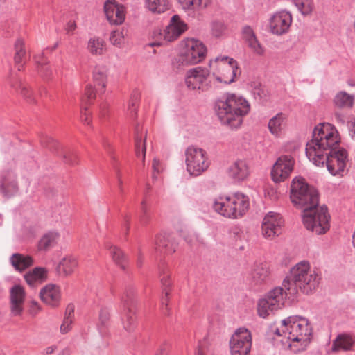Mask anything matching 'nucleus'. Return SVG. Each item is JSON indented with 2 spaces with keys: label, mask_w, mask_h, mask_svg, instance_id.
<instances>
[{
  "label": "nucleus",
  "mask_w": 355,
  "mask_h": 355,
  "mask_svg": "<svg viewBox=\"0 0 355 355\" xmlns=\"http://www.w3.org/2000/svg\"><path fill=\"white\" fill-rule=\"evenodd\" d=\"M340 141V135H313L306 144V156L317 166L326 164L332 175L343 177L348 154L345 149L338 147Z\"/></svg>",
  "instance_id": "obj_1"
},
{
  "label": "nucleus",
  "mask_w": 355,
  "mask_h": 355,
  "mask_svg": "<svg viewBox=\"0 0 355 355\" xmlns=\"http://www.w3.org/2000/svg\"><path fill=\"white\" fill-rule=\"evenodd\" d=\"M275 333L287 339L289 349L297 353L305 350L311 343L312 327L307 318L290 316L277 324Z\"/></svg>",
  "instance_id": "obj_2"
},
{
  "label": "nucleus",
  "mask_w": 355,
  "mask_h": 355,
  "mask_svg": "<svg viewBox=\"0 0 355 355\" xmlns=\"http://www.w3.org/2000/svg\"><path fill=\"white\" fill-rule=\"evenodd\" d=\"M321 279L320 272L312 268L308 261H301L290 270V275L282 282L289 294H295L298 290L310 294L318 287Z\"/></svg>",
  "instance_id": "obj_3"
},
{
  "label": "nucleus",
  "mask_w": 355,
  "mask_h": 355,
  "mask_svg": "<svg viewBox=\"0 0 355 355\" xmlns=\"http://www.w3.org/2000/svg\"><path fill=\"white\" fill-rule=\"evenodd\" d=\"M250 104L242 96L227 94L215 102L214 110L220 122L232 128L239 127L248 114Z\"/></svg>",
  "instance_id": "obj_4"
},
{
  "label": "nucleus",
  "mask_w": 355,
  "mask_h": 355,
  "mask_svg": "<svg viewBox=\"0 0 355 355\" xmlns=\"http://www.w3.org/2000/svg\"><path fill=\"white\" fill-rule=\"evenodd\" d=\"M249 198L245 194L236 192L231 195H220L214 198L213 209L220 215L228 218L243 216L249 209Z\"/></svg>",
  "instance_id": "obj_5"
},
{
  "label": "nucleus",
  "mask_w": 355,
  "mask_h": 355,
  "mask_svg": "<svg viewBox=\"0 0 355 355\" xmlns=\"http://www.w3.org/2000/svg\"><path fill=\"white\" fill-rule=\"evenodd\" d=\"M208 67L213 83L217 85L231 84L240 74L236 61L225 55L210 59Z\"/></svg>",
  "instance_id": "obj_6"
},
{
  "label": "nucleus",
  "mask_w": 355,
  "mask_h": 355,
  "mask_svg": "<svg viewBox=\"0 0 355 355\" xmlns=\"http://www.w3.org/2000/svg\"><path fill=\"white\" fill-rule=\"evenodd\" d=\"M180 51L176 64L180 67H189L202 62L207 57V48L200 40L187 37L179 43Z\"/></svg>",
  "instance_id": "obj_7"
},
{
  "label": "nucleus",
  "mask_w": 355,
  "mask_h": 355,
  "mask_svg": "<svg viewBox=\"0 0 355 355\" xmlns=\"http://www.w3.org/2000/svg\"><path fill=\"white\" fill-rule=\"evenodd\" d=\"M305 228L317 235L326 234L330 229V215L327 207L318 206L304 208L302 214Z\"/></svg>",
  "instance_id": "obj_8"
},
{
  "label": "nucleus",
  "mask_w": 355,
  "mask_h": 355,
  "mask_svg": "<svg viewBox=\"0 0 355 355\" xmlns=\"http://www.w3.org/2000/svg\"><path fill=\"white\" fill-rule=\"evenodd\" d=\"M291 200L295 207L304 210V208L318 204V193L314 187L309 185L304 178L296 177L291 183Z\"/></svg>",
  "instance_id": "obj_9"
},
{
  "label": "nucleus",
  "mask_w": 355,
  "mask_h": 355,
  "mask_svg": "<svg viewBox=\"0 0 355 355\" xmlns=\"http://www.w3.org/2000/svg\"><path fill=\"white\" fill-rule=\"evenodd\" d=\"M187 28V24L179 15H173L165 28L153 31L152 37L155 41L150 43V46H162L172 42L183 34Z\"/></svg>",
  "instance_id": "obj_10"
},
{
  "label": "nucleus",
  "mask_w": 355,
  "mask_h": 355,
  "mask_svg": "<svg viewBox=\"0 0 355 355\" xmlns=\"http://www.w3.org/2000/svg\"><path fill=\"white\" fill-rule=\"evenodd\" d=\"M287 293L282 287H276L260 298L257 304V312L260 318H267L284 304Z\"/></svg>",
  "instance_id": "obj_11"
},
{
  "label": "nucleus",
  "mask_w": 355,
  "mask_h": 355,
  "mask_svg": "<svg viewBox=\"0 0 355 355\" xmlns=\"http://www.w3.org/2000/svg\"><path fill=\"white\" fill-rule=\"evenodd\" d=\"M186 166L189 173L198 176L206 171L210 165L207 152L194 146H189L185 152Z\"/></svg>",
  "instance_id": "obj_12"
},
{
  "label": "nucleus",
  "mask_w": 355,
  "mask_h": 355,
  "mask_svg": "<svg viewBox=\"0 0 355 355\" xmlns=\"http://www.w3.org/2000/svg\"><path fill=\"white\" fill-rule=\"evenodd\" d=\"M252 334L245 327L237 329L229 341L231 355H250L252 347Z\"/></svg>",
  "instance_id": "obj_13"
},
{
  "label": "nucleus",
  "mask_w": 355,
  "mask_h": 355,
  "mask_svg": "<svg viewBox=\"0 0 355 355\" xmlns=\"http://www.w3.org/2000/svg\"><path fill=\"white\" fill-rule=\"evenodd\" d=\"M210 73L209 69L196 67L189 69L185 76V84L189 89L205 92L209 89L207 83Z\"/></svg>",
  "instance_id": "obj_14"
},
{
  "label": "nucleus",
  "mask_w": 355,
  "mask_h": 355,
  "mask_svg": "<svg viewBox=\"0 0 355 355\" xmlns=\"http://www.w3.org/2000/svg\"><path fill=\"white\" fill-rule=\"evenodd\" d=\"M283 226L284 220L279 214L268 212L263 218L261 235L266 239L272 240L282 234Z\"/></svg>",
  "instance_id": "obj_15"
},
{
  "label": "nucleus",
  "mask_w": 355,
  "mask_h": 355,
  "mask_svg": "<svg viewBox=\"0 0 355 355\" xmlns=\"http://www.w3.org/2000/svg\"><path fill=\"white\" fill-rule=\"evenodd\" d=\"M26 298V292L23 286L16 284L10 288L8 305L11 316L20 318L23 315Z\"/></svg>",
  "instance_id": "obj_16"
},
{
  "label": "nucleus",
  "mask_w": 355,
  "mask_h": 355,
  "mask_svg": "<svg viewBox=\"0 0 355 355\" xmlns=\"http://www.w3.org/2000/svg\"><path fill=\"white\" fill-rule=\"evenodd\" d=\"M295 166V159L288 155L279 157L271 170V178L275 182H282L289 178Z\"/></svg>",
  "instance_id": "obj_17"
},
{
  "label": "nucleus",
  "mask_w": 355,
  "mask_h": 355,
  "mask_svg": "<svg viewBox=\"0 0 355 355\" xmlns=\"http://www.w3.org/2000/svg\"><path fill=\"white\" fill-rule=\"evenodd\" d=\"M179 8L189 17H195L209 8L213 0H176Z\"/></svg>",
  "instance_id": "obj_18"
},
{
  "label": "nucleus",
  "mask_w": 355,
  "mask_h": 355,
  "mask_svg": "<svg viewBox=\"0 0 355 355\" xmlns=\"http://www.w3.org/2000/svg\"><path fill=\"white\" fill-rule=\"evenodd\" d=\"M292 23V16L286 11L275 13L270 19L269 28L272 33L282 35L286 33Z\"/></svg>",
  "instance_id": "obj_19"
},
{
  "label": "nucleus",
  "mask_w": 355,
  "mask_h": 355,
  "mask_svg": "<svg viewBox=\"0 0 355 355\" xmlns=\"http://www.w3.org/2000/svg\"><path fill=\"white\" fill-rule=\"evenodd\" d=\"M104 10L106 17L111 24L119 25L125 21V7L117 3L116 0H107L105 3Z\"/></svg>",
  "instance_id": "obj_20"
},
{
  "label": "nucleus",
  "mask_w": 355,
  "mask_h": 355,
  "mask_svg": "<svg viewBox=\"0 0 355 355\" xmlns=\"http://www.w3.org/2000/svg\"><path fill=\"white\" fill-rule=\"evenodd\" d=\"M60 288L53 284H49L44 286L40 292L41 300L51 307H56L61 300Z\"/></svg>",
  "instance_id": "obj_21"
},
{
  "label": "nucleus",
  "mask_w": 355,
  "mask_h": 355,
  "mask_svg": "<svg viewBox=\"0 0 355 355\" xmlns=\"http://www.w3.org/2000/svg\"><path fill=\"white\" fill-rule=\"evenodd\" d=\"M228 173L230 176L236 181L245 180L250 174V166L246 159H236L230 166Z\"/></svg>",
  "instance_id": "obj_22"
},
{
  "label": "nucleus",
  "mask_w": 355,
  "mask_h": 355,
  "mask_svg": "<svg viewBox=\"0 0 355 355\" xmlns=\"http://www.w3.org/2000/svg\"><path fill=\"white\" fill-rule=\"evenodd\" d=\"M270 273L271 270L268 263L257 264L252 269L249 280L252 285H261L268 281Z\"/></svg>",
  "instance_id": "obj_23"
},
{
  "label": "nucleus",
  "mask_w": 355,
  "mask_h": 355,
  "mask_svg": "<svg viewBox=\"0 0 355 355\" xmlns=\"http://www.w3.org/2000/svg\"><path fill=\"white\" fill-rule=\"evenodd\" d=\"M134 302V298L130 294L126 293L123 297L124 309L125 314L123 319V327L128 332L132 331L136 327L135 313L131 309V305Z\"/></svg>",
  "instance_id": "obj_24"
},
{
  "label": "nucleus",
  "mask_w": 355,
  "mask_h": 355,
  "mask_svg": "<svg viewBox=\"0 0 355 355\" xmlns=\"http://www.w3.org/2000/svg\"><path fill=\"white\" fill-rule=\"evenodd\" d=\"M145 8L151 14L159 15L168 11L172 6L171 0H144Z\"/></svg>",
  "instance_id": "obj_25"
},
{
  "label": "nucleus",
  "mask_w": 355,
  "mask_h": 355,
  "mask_svg": "<svg viewBox=\"0 0 355 355\" xmlns=\"http://www.w3.org/2000/svg\"><path fill=\"white\" fill-rule=\"evenodd\" d=\"M107 82V69L102 67H96L93 72V83L98 93H105Z\"/></svg>",
  "instance_id": "obj_26"
},
{
  "label": "nucleus",
  "mask_w": 355,
  "mask_h": 355,
  "mask_svg": "<svg viewBox=\"0 0 355 355\" xmlns=\"http://www.w3.org/2000/svg\"><path fill=\"white\" fill-rule=\"evenodd\" d=\"M154 248L156 251L164 254H172L175 251V245L164 234H159L155 236Z\"/></svg>",
  "instance_id": "obj_27"
},
{
  "label": "nucleus",
  "mask_w": 355,
  "mask_h": 355,
  "mask_svg": "<svg viewBox=\"0 0 355 355\" xmlns=\"http://www.w3.org/2000/svg\"><path fill=\"white\" fill-rule=\"evenodd\" d=\"M77 267V259L72 256H67L60 261L57 270L60 275L68 277L73 274Z\"/></svg>",
  "instance_id": "obj_28"
},
{
  "label": "nucleus",
  "mask_w": 355,
  "mask_h": 355,
  "mask_svg": "<svg viewBox=\"0 0 355 355\" xmlns=\"http://www.w3.org/2000/svg\"><path fill=\"white\" fill-rule=\"evenodd\" d=\"M47 278V270L44 268L37 267L29 271L24 275L26 283L31 287H34Z\"/></svg>",
  "instance_id": "obj_29"
},
{
  "label": "nucleus",
  "mask_w": 355,
  "mask_h": 355,
  "mask_svg": "<svg viewBox=\"0 0 355 355\" xmlns=\"http://www.w3.org/2000/svg\"><path fill=\"white\" fill-rule=\"evenodd\" d=\"M10 86L15 88L17 92L26 101L27 103L30 104L36 103V94L28 85L16 80L10 83Z\"/></svg>",
  "instance_id": "obj_30"
},
{
  "label": "nucleus",
  "mask_w": 355,
  "mask_h": 355,
  "mask_svg": "<svg viewBox=\"0 0 355 355\" xmlns=\"http://www.w3.org/2000/svg\"><path fill=\"white\" fill-rule=\"evenodd\" d=\"M87 49L92 55H103L107 51V44L103 39L94 37L88 40Z\"/></svg>",
  "instance_id": "obj_31"
},
{
  "label": "nucleus",
  "mask_w": 355,
  "mask_h": 355,
  "mask_svg": "<svg viewBox=\"0 0 355 355\" xmlns=\"http://www.w3.org/2000/svg\"><path fill=\"white\" fill-rule=\"evenodd\" d=\"M287 116L283 113H279L270 119L268 129L271 133H279L286 130Z\"/></svg>",
  "instance_id": "obj_32"
},
{
  "label": "nucleus",
  "mask_w": 355,
  "mask_h": 355,
  "mask_svg": "<svg viewBox=\"0 0 355 355\" xmlns=\"http://www.w3.org/2000/svg\"><path fill=\"white\" fill-rule=\"evenodd\" d=\"M12 266L15 270L23 271L33 265V261L31 257L21 254H14L10 259Z\"/></svg>",
  "instance_id": "obj_33"
},
{
  "label": "nucleus",
  "mask_w": 355,
  "mask_h": 355,
  "mask_svg": "<svg viewBox=\"0 0 355 355\" xmlns=\"http://www.w3.org/2000/svg\"><path fill=\"white\" fill-rule=\"evenodd\" d=\"M0 189L6 196H11L15 193L18 190L15 177L11 174L4 176L0 184Z\"/></svg>",
  "instance_id": "obj_34"
},
{
  "label": "nucleus",
  "mask_w": 355,
  "mask_h": 355,
  "mask_svg": "<svg viewBox=\"0 0 355 355\" xmlns=\"http://www.w3.org/2000/svg\"><path fill=\"white\" fill-rule=\"evenodd\" d=\"M354 343V338L348 334H340L334 340L332 349L334 351L349 350Z\"/></svg>",
  "instance_id": "obj_35"
},
{
  "label": "nucleus",
  "mask_w": 355,
  "mask_h": 355,
  "mask_svg": "<svg viewBox=\"0 0 355 355\" xmlns=\"http://www.w3.org/2000/svg\"><path fill=\"white\" fill-rule=\"evenodd\" d=\"M60 234L57 232H49L40 240L38 248L41 250H47L52 248L57 242Z\"/></svg>",
  "instance_id": "obj_36"
},
{
  "label": "nucleus",
  "mask_w": 355,
  "mask_h": 355,
  "mask_svg": "<svg viewBox=\"0 0 355 355\" xmlns=\"http://www.w3.org/2000/svg\"><path fill=\"white\" fill-rule=\"evenodd\" d=\"M354 101V97L345 92H338L334 98V105L339 108L352 107Z\"/></svg>",
  "instance_id": "obj_37"
},
{
  "label": "nucleus",
  "mask_w": 355,
  "mask_h": 355,
  "mask_svg": "<svg viewBox=\"0 0 355 355\" xmlns=\"http://www.w3.org/2000/svg\"><path fill=\"white\" fill-rule=\"evenodd\" d=\"M74 318V306L69 304L67 306L64 318L60 326V331L62 334L69 332L72 328Z\"/></svg>",
  "instance_id": "obj_38"
},
{
  "label": "nucleus",
  "mask_w": 355,
  "mask_h": 355,
  "mask_svg": "<svg viewBox=\"0 0 355 355\" xmlns=\"http://www.w3.org/2000/svg\"><path fill=\"white\" fill-rule=\"evenodd\" d=\"M109 249L113 261L121 268L125 269L127 261L123 252L116 246H110Z\"/></svg>",
  "instance_id": "obj_39"
},
{
  "label": "nucleus",
  "mask_w": 355,
  "mask_h": 355,
  "mask_svg": "<svg viewBox=\"0 0 355 355\" xmlns=\"http://www.w3.org/2000/svg\"><path fill=\"white\" fill-rule=\"evenodd\" d=\"M299 12L303 15H309L314 9L313 0H292Z\"/></svg>",
  "instance_id": "obj_40"
},
{
  "label": "nucleus",
  "mask_w": 355,
  "mask_h": 355,
  "mask_svg": "<svg viewBox=\"0 0 355 355\" xmlns=\"http://www.w3.org/2000/svg\"><path fill=\"white\" fill-rule=\"evenodd\" d=\"M16 53L15 54L14 60L18 70H21L25 60V50L24 42L22 40H17L15 43Z\"/></svg>",
  "instance_id": "obj_41"
},
{
  "label": "nucleus",
  "mask_w": 355,
  "mask_h": 355,
  "mask_svg": "<svg viewBox=\"0 0 355 355\" xmlns=\"http://www.w3.org/2000/svg\"><path fill=\"white\" fill-rule=\"evenodd\" d=\"M125 33L123 29H116L110 33V42L114 46L122 48L125 44Z\"/></svg>",
  "instance_id": "obj_42"
},
{
  "label": "nucleus",
  "mask_w": 355,
  "mask_h": 355,
  "mask_svg": "<svg viewBox=\"0 0 355 355\" xmlns=\"http://www.w3.org/2000/svg\"><path fill=\"white\" fill-rule=\"evenodd\" d=\"M140 102V94L139 93H134L131 95L128 104V112L129 115L135 118L137 115V110Z\"/></svg>",
  "instance_id": "obj_43"
},
{
  "label": "nucleus",
  "mask_w": 355,
  "mask_h": 355,
  "mask_svg": "<svg viewBox=\"0 0 355 355\" xmlns=\"http://www.w3.org/2000/svg\"><path fill=\"white\" fill-rule=\"evenodd\" d=\"M336 132V128L329 123H321L317 125L313 131V133H334Z\"/></svg>",
  "instance_id": "obj_44"
},
{
  "label": "nucleus",
  "mask_w": 355,
  "mask_h": 355,
  "mask_svg": "<svg viewBox=\"0 0 355 355\" xmlns=\"http://www.w3.org/2000/svg\"><path fill=\"white\" fill-rule=\"evenodd\" d=\"M160 282L163 288H168L171 286V273L168 268H164L162 270L159 275Z\"/></svg>",
  "instance_id": "obj_45"
},
{
  "label": "nucleus",
  "mask_w": 355,
  "mask_h": 355,
  "mask_svg": "<svg viewBox=\"0 0 355 355\" xmlns=\"http://www.w3.org/2000/svg\"><path fill=\"white\" fill-rule=\"evenodd\" d=\"M35 62L41 66V72L44 74V76L48 77L52 74V70L51 67L47 64L48 61L46 59L44 58L42 56L41 57H35Z\"/></svg>",
  "instance_id": "obj_46"
},
{
  "label": "nucleus",
  "mask_w": 355,
  "mask_h": 355,
  "mask_svg": "<svg viewBox=\"0 0 355 355\" xmlns=\"http://www.w3.org/2000/svg\"><path fill=\"white\" fill-rule=\"evenodd\" d=\"M246 44L254 53L259 55H263L264 52L263 47L261 46L257 37L252 40L249 41Z\"/></svg>",
  "instance_id": "obj_47"
},
{
  "label": "nucleus",
  "mask_w": 355,
  "mask_h": 355,
  "mask_svg": "<svg viewBox=\"0 0 355 355\" xmlns=\"http://www.w3.org/2000/svg\"><path fill=\"white\" fill-rule=\"evenodd\" d=\"M136 141V151H137V155L139 157L140 155V149L141 150V154L143 160L145 157L146 154V137H144V139L137 137L135 139Z\"/></svg>",
  "instance_id": "obj_48"
},
{
  "label": "nucleus",
  "mask_w": 355,
  "mask_h": 355,
  "mask_svg": "<svg viewBox=\"0 0 355 355\" xmlns=\"http://www.w3.org/2000/svg\"><path fill=\"white\" fill-rule=\"evenodd\" d=\"M98 92L96 88L92 85H87L85 87L84 96L83 98V101L84 102L85 99L87 101L93 100L96 98V93Z\"/></svg>",
  "instance_id": "obj_49"
},
{
  "label": "nucleus",
  "mask_w": 355,
  "mask_h": 355,
  "mask_svg": "<svg viewBox=\"0 0 355 355\" xmlns=\"http://www.w3.org/2000/svg\"><path fill=\"white\" fill-rule=\"evenodd\" d=\"M242 36L245 43L257 37L254 30L250 26H246L243 28Z\"/></svg>",
  "instance_id": "obj_50"
},
{
  "label": "nucleus",
  "mask_w": 355,
  "mask_h": 355,
  "mask_svg": "<svg viewBox=\"0 0 355 355\" xmlns=\"http://www.w3.org/2000/svg\"><path fill=\"white\" fill-rule=\"evenodd\" d=\"M225 26L220 22H214L211 26V32L214 37H219L225 32Z\"/></svg>",
  "instance_id": "obj_51"
},
{
  "label": "nucleus",
  "mask_w": 355,
  "mask_h": 355,
  "mask_svg": "<svg viewBox=\"0 0 355 355\" xmlns=\"http://www.w3.org/2000/svg\"><path fill=\"white\" fill-rule=\"evenodd\" d=\"M212 351L205 343H200L196 350V355H211Z\"/></svg>",
  "instance_id": "obj_52"
},
{
  "label": "nucleus",
  "mask_w": 355,
  "mask_h": 355,
  "mask_svg": "<svg viewBox=\"0 0 355 355\" xmlns=\"http://www.w3.org/2000/svg\"><path fill=\"white\" fill-rule=\"evenodd\" d=\"M64 161L66 164L75 166L78 164V157L72 153H66L63 155Z\"/></svg>",
  "instance_id": "obj_53"
},
{
  "label": "nucleus",
  "mask_w": 355,
  "mask_h": 355,
  "mask_svg": "<svg viewBox=\"0 0 355 355\" xmlns=\"http://www.w3.org/2000/svg\"><path fill=\"white\" fill-rule=\"evenodd\" d=\"M110 319V311L107 308H101L99 313V321L102 324H106Z\"/></svg>",
  "instance_id": "obj_54"
},
{
  "label": "nucleus",
  "mask_w": 355,
  "mask_h": 355,
  "mask_svg": "<svg viewBox=\"0 0 355 355\" xmlns=\"http://www.w3.org/2000/svg\"><path fill=\"white\" fill-rule=\"evenodd\" d=\"M41 311L42 307L37 302L33 300L31 302L29 307V313L31 315L35 316L37 314H38Z\"/></svg>",
  "instance_id": "obj_55"
},
{
  "label": "nucleus",
  "mask_w": 355,
  "mask_h": 355,
  "mask_svg": "<svg viewBox=\"0 0 355 355\" xmlns=\"http://www.w3.org/2000/svg\"><path fill=\"white\" fill-rule=\"evenodd\" d=\"M90 116H91V112H89V110L87 108V107H84V105H83L82 109H81V116H80L82 121L87 124H89L91 122Z\"/></svg>",
  "instance_id": "obj_56"
},
{
  "label": "nucleus",
  "mask_w": 355,
  "mask_h": 355,
  "mask_svg": "<svg viewBox=\"0 0 355 355\" xmlns=\"http://www.w3.org/2000/svg\"><path fill=\"white\" fill-rule=\"evenodd\" d=\"M141 210H142L143 214L140 218V222L142 224H146L148 220V214H147L146 202L145 200H143L141 202Z\"/></svg>",
  "instance_id": "obj_57"
},
{
  "label": "nucleus",
  "mask_w": 355,
  "mask_h": 355,
  "mask_svg": "<svg viewBox=\"0 0 355 355\" xmlns=\"http://www.w3.org/2000/svg\"><path fill=\"white\" fill-rule=\"evenodd\" d=\"M115 171H116V178H117L118 187H119V191H120L121 193H123L124 189H123V180H122L121 172L117 168H115Z\"/></svg>",
  "instance_id": "obj_58"
},
{
  "label": "nucleus",
  "mask_w": 355,
  "mask_h": 355,
  "mask_svg": "<svg viewBox=\"0 0 355 355\" xmlns=\"http://www.w3.org/2000/svg\"><path fill=\"white\" fill-rule=\"evenodd\" d=\"M152 167L153 170V175L157 173H159L162 171V166L159 159L155 158L153 160Z\"/></svg>",
  "instance_id": "obj_59"
},
{
  "label": "nucleus",
  "mask_w": 355,
  "mask_h": 355,
  "mask_svg": "<svg viewBox=\"0 0 355 355\" xmlns=\"http://www.w3.org/2000/svg\"><path fill=\"white\" fill-rule=\"evenodd\" d=\"M77 26L75 21L70 20L67 22L65 26V31L67 34H72L73 32L76 30Z\"/></svg>",
  "instance_id": "obj_60"
},
{
  "label": "nucleus",
  "mask_w": 355,
  "mask_h": 355,
  "mask_svg": "<svg viewBox=\"0 0 355 355\" xmlns=\"http://www.w3.org/2000/svg\"><path fill=\"white\" fill-rule=\"evenodd\" d=\"M163 297H162V304H165L166 307L168 306V303L169 302V295H170V289L168 288H163Z\"/></svg>",
  "instance_id": "obj_61"
},
{
  "label": "nucleus",
  "mask_w": 355,
  "mask_h": 355,
  "mask_svg": "<svg viewBox=\"0 0 355 355\" xmlns=\"http://www.w3.org/2000/svg\"><path fill=\"white\" fill-rule=\"evenodd\" d=\"M349 132L355 133V117H352L347 123Z\"/></svg>",
  "instance_id": "obj_62"
},
{
  "label": "nucleus",
  "mask_w": 355,
  "mask_h": 355,
  "mask_svg": "<svg viewBox=\"0 0 355 355\" xmlns=\"http://www.w3.org/2000/svg\"><path fill=\"white\" fill-rule=\"evenodd\" d=\"M55 349H56V346L52 345V346L46 347L45 349V352H46V354H51L54 353Z\"/></svg>",
  "instance_id": "obj_63"
},
{
  "label": "nucleus",
  "mask_w": 355,
  "mask_h": 355,
  "mask_svg": "<svg viewBox=\"0 0 355 355\" xmlns=\"http://www.w3.org/2000/svg\"><path fill=\"white\" fill-rule=\"evenodd\" d=\"M155 355H168V353L166 348L161 347L158 349Z\"/></svg>",
  "instance_id": "obj_64"
}]
</instances>
